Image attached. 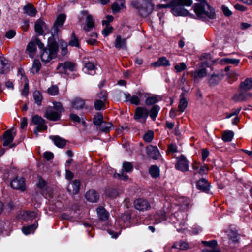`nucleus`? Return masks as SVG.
<instances>
[{
    "mask_svg": "<svg viewBox=\"0 0 252 252\" xmlns=\"http://www.w3.org/2000/svg\"><path fill=\"white\" fill-rule=\"evenodd\" d=\"M59 51V46L56 41L49 40L47 47L41 51V59L43 62L48 63L57 58Z\"/></svg>",
    "mask_w": 252,
    "mask_h": 252,
    "instance_id": "nucleus-1",
    "label": "nucleus"
},
{
    "mask_svg": "<svg viewBox=\"0 0 252 252\" xmlns=\"http://www.w3.org/2000/svg\"><path fill=\"white\" fill-rule=\"evenodd\" d=\"M53 104V107L47 108L44 116L50 121H57L60 119L62 113L64 112V109L59 102H54Z\"/></svg>",
    "mask_w": 252,
    "mask_h": 252,
    "instance_id": "nucleus-2",
    "label": "nucleus"
},
{
    "mask_svg": "<svg viewBox=\"0 0 252 252\" xmlns=\"http://www.w3.org/2000/svg\"><path fill=\"white\" fill-rule=\"evenodd\" d=\"M192 4V0H175L172 1V13L175 16H183L187 11L183 6H190Z\"/></svg>",
    "mask_w": 252,
    "mask_h": 252,
    "instance_id": "nucleus-3",
    "label": "nucleus"
},
{
    "mask_svg": "<svg viewBox=\"0 0 252 252\" xmlns=\"http://www.w3.org/2000/svg\"><path fill=\"white\" fill-rule=\"evenodd\" d=\"M80 14L81 16L78 17V22L81 26L83 24L84 19L85 20V23L82 26L83 30L86 32L92 31L95 26V22L93 16L90 14L87 10H82Z\"/></svg>",
    "mask_w": 252,
    "mask_h": 252,
    "instance_id": "nucleus-4",
    "label": "nucleus"
},
{
    "mask_svg": "<svg viewBox=\"0 0 252 252\" xmlns=\"http://www.w3.org/2000/svg\"><path fill=\"white\" fill-rule=\"evenodd\" d=\"M136 7L140 15L145 17L152 12L154 6L150 0H140Z\"/></svg>",
    "mask_w": 252,
    "mask_h": 252,
    "instance_id": "nucleus-5",
    "label": "nucleus"
},
{
    "mask_svg": "<svg viewBox=\"0 0 252 252\" xmlns=\"http://www.w3.org/2000/svg\"><path fill=\"white\" fill-rule=\"evenodd\" d=\"M133 170V165L132 163L127 161H125L122 164V169L118 173H115L114 177L124 181H127L128 179V176L124 172L130 173Z\"/></svg>",
    "mask_w": 252,
    "mask_h": 252,
    "instance_id": "nucleus-6",
    "label": "nucleus"
},
{
    "mask_svg": "<svg viewBox=\"0 0 252 252\" xmlns=\"http://www.w3.org/2000/svg\"><path fill=\"white\" fill-rule=\"evenodd\" d=\"M59 73L67 74L68 71L73 72L76 70V64L70 61H66L58 64L56 68Z\"/></svg>",
    "mask_w": 252,
    "mask_h": 252,
    "instance_id": "nucleus-7",
    "label": "nucleus"
},
{
    "mask_svg": "<svg viewBox=\"0 0 252 252\" xmlns=\"http://www.w3.org/2000/svg\"><path fill=\"white\" fill-rule=\"evenodd\" d=\"M176 159L177 161L175 165V167L177 169L182 172L189 171V161L183 155H181L179 157H177Z\"/></svg>",
    "mask_w": 252,
    "mask_h": 252,
    "instance_id": "nucleus-8",
    "label": "nucleus"
},
{
    "mask_svg": "<svg viewBox=\"0 0 252 252\" xmlns=\"http://www.w3.org/2000/svg\"><path fill=\"white\" fill-rule=\"evenodd\" d=\"M149 115V110L144 107H138L136 108L134 118L136 120H142L145 122Z\"/></svg>",
    "mask_w": 252,
    "mask_h": 252,
    "instance_id": "nucleus-9",
    "label": "nucleus"
},
{
    "mask_svg": "<svg viewBox=\"0 0 252 252\" xmlns=\"http://www.w3.org/2000/svg\"><path fill=\"white\" fill-rule=\"evenodd\" d=\"M146 151L147 155L154 160H157L160 158L161 154L156 146L150 145L146 147Z\"/></svg>",
    "mask_w": 252,
    "mask_h": 252,
    "instance_id": "nucleus-10",
    "label": "nucleus"
},
{
    "mask_svg": "<svg viewBox=\"0 0 252 252\" xmlns=\"http://www.w3.org/2000/svg\"><path fill=\"white\" fill-rule=\"evenodd\" d=\"M135 208L139 211H144L149 210L151 206L149 202L142 198H139L135 200L134 202Z\"/></svg>",
    "mask_w": 252,
    "mask_h": 252,
    "instance_id": "nucleus-11",
    "label": "nucleus"
},
{
    "mask_svg": "<svg viewBox=\"0 0 252 252\" xmlns=\"http://www.w3.org/2000/svg\"><path fill=\"white\" fill-rule=\"evenodd\" d=\"M11 186L14 189L24 191L25 189V179L16 177L11 182Z\"/></svg>",
    "mask_w": 252,
    "mask_h": 252,
    "instance_id": "nucleus-12",
    "label": "nucleus"
},
{
    "mask_svg": "<svg viewBox=\"0 0 252 252\" xmlns=\"http://www.w3.org/2000/svg\"><path fill=\"white\" fill-rule=\"evenodd\" d=\"M15 135V132L14 129H10L6 131L3 134V146H8L12 143Z\"/></svg>",
    "mask_w": 252,
    "mask_h": 252,
    "instance_id": "nucleus-13",
    "label": "nucleus"
},
{
    "mask_svg": "<svg viewBox=\"0 0 252 252\" xmlns=\"http://www.w3.org/2000/svg\"><path fill=\"white\" fill-rule=\"evenodd\" d=\"M197 188L199 190L207 192L210 189V184L206 179L202 178L197 181Z\"/></svg>",
    "mask_w": 252,
    "mask_h": 252,
    "instance_id": "nucleus-14",
    "label": "nucleus"
},
{
    "mask_svg": "<svg viewBox=\"0 0 252 252\" xmlns=\"http://www.w3.org/2000/svg\"><path fill=\"white\" fill-rule=\"evenodd\" d=\"M99 196L98 193L93 189H90L85 194L86 199L91 202H96L98 201Z\"/></svg>",
    "mask_w": 252,
    "mask_h": 252,
    "instance_id": "nucleus-15",
    "label": "nucleus"
},
{
    "mask_svg": "<svg viewBox=\"0 0 252 252\" xmlns=\"http://www.w3.org/2000/svg\"><path fill=\"white\" fill-rule=\"evenodd\" d=\"M126 38H122L120 35H117L114 46L118 49H126Z\"/></svg>",
    "mask_w": 252,
    "mask_h": 252,
    "instance_id": "nucleus-16",
    "label": "nucleus"
},
{
    "mask_svg": "<svg viewBox=\"0 0 252 252\" xmlns=\"http://www.w3.org/2000/svg\"><path fill=\"white\" fill-rule=\"evenodd\" d=\"M151 66L157 67L160 66H169L170 65V62L164 57H160L158 60L153 62L151 64Z\"/></svg>",
    "mask_w": 252,
    "mask_h": 252,
    "instance_id": "nucleus-17",
    "label": "nucleus"
},
{
    "mask_svg": "<svg viewBox=\"0 0 252 252\" xmlns=\"http://www.w3.org/2000/svg\"><path fill=\"white\" fill-rule=\"evenodd\" d=\"M191 74L194 81H197L206 76L207 70L205 68L198 69L192 72Z\"/></svg>",
    "mask_w": 252,
    "mask_h": 252,
    "instance_id": "nucleus-18",
    "label": "nucleus"
},
{
    "mask_svg": "<svg viewBox=\"0 0 252 252\" xmlns=\"http://www.w3.org/2000/svg\"><path fill=\"white\" fill-rule=\"evenodd\" d=\"M146 93H142L140 91H139L137 93L136 95H133L131 96L130 103L135 105H138L140 104V98L144 99V98H146Z\"/></svg>",
    "mask_w": 252,
    "mask_h": 252,
    "instance_id": "nucleus-19",
    "label": "nucleus"
},
{
    "mask_svg": "<svg viewBox=\"0 0 252 252\" xmlns=\"http://www.w3.org/2000/svg\"><path fill=\"white\" fill-rule=\"evenodd\" d=\"M80 182L78 180H74L70 185L67 187L68 192L73 194H77L80 189Z\"/></svg>",
    "mask_w": 252,
    "mask_h": 252,
    "instance_id": "nucleus-20",
    "label": "nucleus"
},
{
    "mask_svg": "<svg viewBox=\"0 0 252 252\" xmlns=\"http://www.w3.org/2000/svg\"><path fill=\"white\" fill-rule=\"evenodd\" d=\"M9 64L8 61L3 57H0V74H4L8 72Z\"/></svg>",
    "mask_w": 252,
    "mask_h": 252,
    "instance_id": "nucleus-21",
    "label": "nucleus"
},
{
    "mask_svg": "<svg viewBox=\"0 0 252 252\" xmlns=\"http://www.w3.org/2000/svg\"><path fill=\"white\" fill-rule=\"evenodd\" d=\"M148 94H146V97L145 98V104L147 105H152L158 103L161 100L160 97L155 94H150L147 96Z\"/></svg>",
    "mask_w": 252,
    "mask_h": 252,
    "instance_id": "nucleus-22",
    "label": "nucleus"
},
{
    "mask_svg": "<svg viewBox=\"0 0 252 252\" xmlns=\"http://www.w3.org/2000/svg\"><path fill=\"white\" fill-rule=\"evenodd\" d=\"M97 216L100 220L105 221L108 219L109 214L106 209L102 206L96 209Z\"/></svg>",
    "mask_w": 252,
    "mask_h": 252,
    "instance_id": "nucleus-23",
    "label": "nucleus"
},
{
    "mask_svg": "<svg viewBox=\"0 0 252 252\" xmlns=\"http://www.w3.org/2000/svg\"><path fill=\"white\" fill-rule=\"evenodd\" d=\"M223 75L221 74H212L208 77V82L210 86H215L222 79Z\"/></svg>",
    "mask_w": 252,
    "mask_h": 252,
    "instance_id": "nucleus-24",
    "label": "nucleus"
},
{
    "mask_svg": "<svg viewBox=\"0 0 252 252\" xmlns=\"http://www.w3.org/2000/svg\"><path fill=\"white\" fill-rule=\"evenodd\" d=\"M178 202L181 209L183 211H185L188 210L190 206L191 201L188 197H182L179 198Z\"/></svg>",
    "mask_w": 252,
    "mask_h": 252,
    "instance_id": "nucleus-25",
    "label": "nucleus"
},
{
    "mask_svg": "<svg viewBox=\"0 0 252 252\" xmlns=\"http://www.w3.org/2000/svg\"><path fill=\"white\" fill-rule=\"evenodd\" d=\"M23 10L25 13L30 17H35L37 13L36 8L30 3H28L24 6Z\"/></svg>",
    "mask_w": 252,
    "mask_h": 252,
    "instance_id": "nucleus-26",
    "label": "nucleus"
},
{
    "mask_svg": "<svg viewBox=\"0 0 252 252\" xmlns=\"http://www.w3.org/2000/svg\"><path fill=\"white\" fill-rule=\"evenodd\" d=\"M252 88V78H247L244 82H242L240 85V89L241 91H247Z\"/></svg>",
    "mask_w": 252,
    "mask_h": 252,
    "instance_id": "nucleus-27",
    "label": "nucleus"
},
{
    "mask_svg": "<svg viewBox=\"0 0 252 252\" xmlns=\"http://www.w3.org/2000/svg\"><path fill=\"white\" fill-rule=\"evenodd\" d=\"M85 101L79 97L75 98L72 101V107L77 110L83 109L85 106Z\"/></svg>",
    "mask_w": 252,
    "mask_h": 252,
    "instance_id": "nucleus-28",
    "label": "nucleus"
},
{
    "mask_svg": "<svg viewBox=\"0 0 252 252\" xmlns=\"http://www.w3.org/2000/svg\"><path fill=\"white\" fill-rule=\"evenodd\" d=\"M113 125L110 122H106L104 121L98 126V129L102 132H108L112 128Z\"/></svg>",
    "mask_w": 252,
    "mask_h": 252,
    "instance_id": "nucleus-29",
    "label": "nucleus"
},
{
    "mask_svg": "<svg viewBox=\"0 0 252 252\" xmlns=\"http://www.w3.org/2000/svg\"><path fill=\"white\" fill-rule=\"evenodd\" d=\"M172 249H177L180 250H186L189 248V245L188 243L180 240L176 242L172 246Z\"/></svg>",
    "mask_w": 252,
    "mask_h": 252,
    "instance_id": "nucleus-30",
    "label": "nucleus"
},
{
    "mask_svg": "<svg viewBox=\"0 0 252 252\" xmlns=\"http://www.w3.org/2000/svg\"><path fill=\"white\" fill-rule=\"evenodd\" d=\"M45 27V24L44 22L42 20H38L35 23V31L39 35H42L43 34L44 28Z\"/></svg>",
    "mask_w": 252,
    "mask_h": 252,
    "instance_id": "nucleus-31",
    "label": "nucleus"
},
{
    "mask_svg": "<svg viewBox=\"0 0 252 252\" xmlns=\"http://www.w3.org/2000/svg\"><path fill=\"white\" fill-rule=\"evenodd\" d=\"M51 139L53 141L55 145L59 148H63L66 145V140L59 136H53Z\"/></svg>",
    "mask_w": 252,
    "mask_h": 252,
    "instance_id": "nucleus-32",
    "label": "nucleus"
},
{
    "mask_svg": "<svg viewBox=\"0 0 252 252\" xmlns=\"http://www.w3.org/2000/svg\"><path fill=\"white\" fill-rule=\"evenodd\" d=\"M95 66L94 64L90 62H88L85 63L84 71L89 74L93 75L95 73Z\"/></svg>",
    "mask_w": 252,
    "mask_h": 252,
    "instance_id": "nucleus-33",
    "label": "nucleus"
},
{
    "mask_svg": "<svg viewBox=\"0 0 252 252\" xmlns=\"http://www.w3.org/2000/svg\"><path fill=\"white\" fill-rule=\"evenodd\" d=\"M125 0H116V1L112 5V10L114 13L119 11L124 6Z\"/></svg>",
    "mask_w": 252,
    "mask_h": 252,
    "instance_id": "nucleus-34",
    "label": "nucleus"
},
{
    "mask_svg": "<svg viewBox=\"0 0 252 252\" xmlns=\"http://www.w3.org/2000/svg\"><path fill=\"white\" fill-rule=\"evenodd\" d=\"M228 238L233 243H237L239 241L238 234L236 231L233 230H228L226 231Z\"/></svg>",
    "mask_w": 252,
    "mask_h": 252,
    "instance_id": "nucleus-35",
    "label": "nucleus"
},
{
    "mask_svg": "<svg viewBox=\"0 0 252 252\" xmlns=\"http://www.w3.org/2000/svg\"><path fill=\"white\" fill-rule=\"evenodd\" d=\"M160 109V107L158 105H154L150 111H149V115L151 119L155 121L157 117L158 112Z\"/></svg>",
    "mask_w": 252,
    "mask_h": 252,
    "instance_id": "nucleus-36",
    "label": "nucleus"
},
{
    "mask_svg": "<svg viewBox=\"0 0 252 252\" xmlns=\"http://www.w3.org/2000/svg\"><path fill=\"white\" fill-rule=\"evenodd\" d=\"M65 18L66 16L64 14H61L59 15L54 24V30L55 31H57L58 27H62L63 25Z\"/></svg>",
    "mask_w": 252,
    "mask_h": 252,
    "instance_id": "nucleus-37",
    "label": "nucleus"
},
{
    "mask_svg": "<svg viewBox=\"0 0 252 252\" xmlns=\"http://www.w3.org/2000/svg\"><path fill=\"white\" fill-rule=\"evenodd\" d=\"M26 50L29 56L31 58H33L36 51V45L32 42H30L27 47Z\"/></svg>",
    "mask_w": 252,
    "mask_h": 252,
    "instance_id": "nucleus-38",
    "label": "nucleus"
},
{
    "mask_svg": "<svg viewBox=\"0 0 252 252\" xmlns=\"http://www.w3.org/2000/svg\"><path fill=\"white\" fill-rule=\"evenodd\" d=\"M37 225L36 224H32V225H28L27 226H23L22 230L25 235H28L33 233L35 230L37 228Z\"/></svg>",
    "mask_w": 252,
    "mask_h": 252,
    "instance_id": "nucleus-39",
    "label": "nucleus"
},
{
    "mask_svg": "<svg viewBox=\"0 0 252 252\" xmlns=\"http://www.w3.org/2000/svg\"><path fill=\"white\" fill-rule=\"evenodd\" d=\"M181 97H182L179 101V104L178 107V111L182 113L183 112L188 105V102L186 99L184 97L183 94H182Z\"/></svg>",
    "mask_w": 252,
    "mask_h": 252,
    "instance_id": "nucleus-40",
    "label": "nucleus"
},
{
    "mask_svg": "<svg viewBox=\"0 0 252 252\" xmlns=\"http://www.w3.org/2000/svg\"><path fill=\"white\" fill-rule=\"evenodd\" d=\"M234 136V132L230 130L225 131L222 135V139L225 142L232 141Z\"/></svg>",
    "mask_w": 252,
    "mask_h": 252,
    "instance_id": "nucleus-41",
    "label": "nucleus"
},
{
    "mask_svg": "<svg viewBox=\"0 0 252 252\" xmlns=\"http://www.w3.org/2000/svg\"><path fill=\"white\" fill-rule=\"evenodd\" d=\"M41 67V64L39 60H34L31 69V71L33 74H35L39 72Z\"/></svg>",
    "mask_w": 252,
    "mask_h": 252,
    "instance_id": "nucleus-42",
    "label": "nucleus"
},
{
    "mask_svg": "<svg viewBox=\"0 0 252 252\" xmlns=\"http://www.w3.org/2000/svg\"><path fill=\"white\" fill-rule=\"evenodd\" d=\"M149 173L153 178H156L159 175V169L157 165H152L149 170Z\"/></svg>",
    "mask_w": 252,
    "mask_h": 252,
    "instance_id": "nucleus-43",
    "label": "nucleus"
},
{
    "mask_svg": "<svg viewBox=\"0 0 252 252\" xmlns=\"http://www.w3.org/2000/svg\"><path fill=\"white\" fill-rule=\"evenodd\" d=\"M68 44L72 47H78L79 46L80 44L79 40L74 32L72 33L71 39L69 41Z\"/></svg>",
    "mask_w": 252,
    "mask_h": 252,
    "instance_id": "nucleus-44",
    "label": "nucleus"
},
{
    "mask_svg": "<svg viewBox=\"0 0 252 252\" xmlns=\"http://www.w3.org/2000/svg\"><path fill=\"white\" fill-rule=\"evenodd\" d=\"M59 45L61 50V54L62 56H65L68 53L67 50V46L68 44L67 42L63 41L60 40L59 41Z\"/></svg>",
    "mask_w": 252,
    "mask_h": 252,
    "instance_id": "nucleus-45",
    "label": "nucleus"
},
{
    "mask_svg": "<svg viewBox=\"0 0 252 252\" xmlns=\"http://www.w3.org/2000/svg\"><path fill=\"white\" fill-rule=\"evenodd\" d=\"M35 102L38 105H40L42 100V96L40 92L38 91H35L33 94Z\"/></svg>",
    "mask_w": 252,
    "mask_h": 252,
    "instance_id": "nucleus-46",
    "label": "nucleus"
},
{
    "mask_svg": "<svg viewBox=\"0 0 252 252\" xmlns=\"http://www.w3.org/2000/svg\"><path fill=\"white\" fill-rule=\"evenodd\" d=\"M103 121V117L102 114L101 113H97V115H95L94 117L93 123L97 126H99Z\"/></svg>",
    "mask_w": 252,
    "mask_h": 252,
    "instance_id": "nucleus-47",
    "label": "nucleus"
},
{
    "mask_svg": "<svg viewBox=\"0 0 252 252\" xmlns=\"http://www.w3.org/2000/svg\"><path fill=\"white\" fill-rule=\"evenodd\" d=\"M221 61L222 63L225 64H232L237 65L240 62V60L233 58H226L222 59L221 60Z\"/></svg>",
    "mask_w": 252,
    "mask_h": 252,
    "instance_id": "nucleus-48",
    "label": "nucleus"
},
{
    "mask_svg": "<svg viewBox=\"0 0 252 252\" xmlns=\"http://www.w3.org/2000/svg\"><path fill=\"white\" fill-rule=\"evenodd\" d=\"M202 243L206 247H209L211 249H218L217 248L218 243L217 241L215 240H213L210 241H202Z\"/></svg>",
    "mask_w": 252,
    "mask_h": 252,
    "instance_id": "nucleus-49",
    "label": "nucleus"
},
{
    "mask_svg": "<svg viewBox=\"0 0 252 252\" xmlns=\"http://www.w3.org/2000/svg\"><path fill=\"white\" fill-rule=\"evenodd\" d=\"M47 128V126L45 123H41V124H38L34 130V133L36 135V136H37L39 132L46 130Z\"/></svg>",
    "mask_w": 252,
    "mask_h": 252,
    "instance_id": "nucleus-50",
    "label": "nucleus"
},
{
    "mask_svg": "<svg viewBox=\"0 0 252 252\" xmlns=\"http://www.w3.org/2000/svg\"><path fill=\"white\" fill-rule=\"evenodd\" d=\"M232 99L235 102L243 101L247 99V96L244 93L241 92L239 94H235Z\"/></svg>",
    "mask_w": 252,
    "mask_h": 252,
    "instance_id": "nucleus-51",
    "label": "nucleus"
},
{
    "mask_svg": "<svg viewBox=\"0 0 252 252\" xmlns=\"http://www.w3.org/2000/svg\"><path fill=\"white\" fill-rule=\"evenodd\" d=\"M105 101L101 100L100 99H97L94 102V106L95 110H100L105 108Z\"/></svg>",
    "mask_w": 252,
    "mask_h": 252,
    "instance_id": "nucleus-52",
    "label": "nucleus"
},
{
    "mask_svg": "<svg viewBox=\"0 0 252 252\" xmlns=\"http://www.w3.org/2000/svg\"><path fill=\"white\" fill-rule=\"evenodd\" d=\"M186 68V64L183 62L177 63L174 66V68L177 73L181 72L185 70Z\"/></svg>",
    "mask_w": 252,
    "mask_h": 252,
    "instance_id": "nucleus-53",
    "label": "nucleus"
},
{
    "mask_svg": "<svg viewBox=\"0 0 252 252\" xmlns=\"http://www.w3.org/2000/svg\"><path fill=\"white\" fill-rule=\"evenodd\" d=\"M143 139L145 142H150L154 138V132L153 131H149L143 135Z\"/></svg>",
    "mask_w": 252,
    "mask_h": 252,
    "instance_id": "nucleus-54",
    "label": "nucleus"
},
{
    "mask_svg": "<svg viewBox=\"0 0 252 252\" xmlns=\"http://www.w3.org/2000/svg\"><path fill=\"white\" fill-rule=\"evenodd\" d=\"M32 122L34 125L41 124L45 123V120L40 116L36 115L32 117Z\"/></svg>",
    "mask_w": 252,
    "mask_h": 252,
    "instance_id": "nucleus-55",
    "label": "nucleus"
},
{
    "mask_svg": "<svg viewBox=\"0 0 252 252\" xmlns=\"http://www.w3.org/2000/svg\"><path fill=\"white\" fill-rule=\"evenodd\" d=\"M48 93L52 95H55L59 93L58 87L55 85L52 86L51 87L48 88Z\"/></svg>",
    "mask_w": 252,
    "mask_h": 252,
    "instance_id": "nucleus-56",
    "label": "nucleus"
},
{
    "mask_svg": "<svg viewBox=\"0 0 252 252\" xmlns=\"http://www.w3.org/2000/svg\"><path fill=\"white\" fill-rule=\"evenodd\" d=\"M107 97V93L105 91H101L99 94H97V99H100L101 100H103V101H106V98Z\"/></svg>",
    "mask_w": 252,
    "mask_h": 252,
    "instance_id": "nucleus-57",
    "label": "nucleus"
},
{
    "mask_svg": "<svg viewBox=\"0 0 252 252\" xmlns=\"http://www.w3.org/2000/svg\"><path fill=\"white\" fill-rule=\"evenodd\" d=\"M113 28L111 26H107L102 31V34L105 37L107 36L113 31Z\"/></svg>",
    "mask_w": 252,
    "mask_h": 252,
    "instance_id": "nucleus-58",
    "label": "nucleus"
},
{
    "mask_svg": "<svg viewBox=\"0 0 252 252\" xmlns=\"http://www.w3.org/2000/svg\"><path fill=\"white\" fill-rule=\"evenodd\" d=\"M16 35V32L13 30H9L5 33V37L8 39L13 38Z\"/></svg>",
    "mask_w": 252,
    "mask_h": 252,
    "instance_id": "nucleus-59",
    "label": "nucleus"
},
{
    "mask_svg": "<svg viewBox=\"0 0 252 252\" xmlns=\"http://www.w3.org/2000/svg\"><path fill=\"white\" fill-rule=\"evenodd\" d=\"M177 152V147L175 144H171L168 145L167 153H176Z\"/></svg>",
    "mask_w": 252,
    "mask_h": 252,
    "instance_id": "nucleus-60",
    "label": "nucleus"
},
{
    "mask_svg": "<svg viewBox=\"0 0 252 252\" xmlns=\"http://www.w3.org/2000/svg\"><path fill=\"white\" fill-rule=\"evenodd\" d=\"M221 9L223 12V14L226 16L228 17L232 14V12L231 11V10H230L225 5H222L221 7Z\"/></svg>",
    "mask_w": 252,
    "mask_h": 252,
    "instance_id": "nucleus-61",
    "label": "nucleus"
},
{
    "mask_svg": "<svg viewBox=\"0 0 252 252\" xmlns=\"http://www.w3.org/2000/svg\"><path fill=\"white\" fill-rule=\"evenodd\" d=\"M241 109V108H239L237 109L236 110H235L234 112L231 113L230 114L226 113L225 118L226 119H229L234 116L237 115L240 113Z\"/></svg>",
    "mask_w": 252,
    "mask_h": 252,
    "instance_id": "nucleus-62",
    "label": "nucleus"
},
{
    "mask_svg": "<svg viewBox=\"0 0 252 252\" xmlns=\"http://www.w3.org/2000/svg\"><path fill=\"white\" fill-rule=\"evenodd\" d=\"M46 186V182L42 178H39L37 183V186L40 189H44Z\"/></svg>",
    "mask_w": 252,
    "mask_h": 252,
    "instance_id": "nucleus-63",
    "label": "nucleus"
},
{
    "mask_svg": "<svg viewBox=\"0 0 252 252\" xmlns=\"http://www.w3.org/2000/svg\"><path fill=\"white\" fill-rule=\"evenodd\" d=\"M44 158L47 160L52 159L54 157V154L50 152H45L44 153Z\"/></svg>",
    "mask_w": 252,
    "mask_h": 252,
    "instance_id": "nucleus-64",
    "label": "nucleus"
}]
</instances>
